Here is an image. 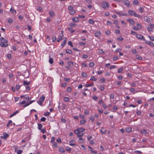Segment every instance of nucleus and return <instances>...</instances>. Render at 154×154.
Instances as JSON below:
<instances>
[{"label": "nucleus", "instance_id": "obj_49", "mask_svg": "<svg viewBox=\"0 0 154 154\" xmlns=\"http://www.w3.org/2000/svg\"><path fill=\"white\" fill-rule=\"evenodd\" d=\"M68 44L71 47H72L73 46L72 42L71 41H68Z\"/></svg>", "mask_w": 154, "mask_h": 154}, {"label": "nucleus", "instance_id": "obj_36", "mask_svg": "<svg viewBox=\"0 0 154 154\" xmlns=\"http://www.w3.org/2000/svg\"><path fill=\"white\" fill-rule=\"evenodd\" d=\"M68 30H69V31H70V32L71 33H73L75 31V30H73V29L72 28H69L68 29Z\"/></svg>", "mask_w": 154, "mask_h": 154}, {"label": "nucleus", "instance_id": "obj_39", "mask_svg": "<svg viewBox=\"0 0 154 154\" xmlns=\"http://www.w3.org/2000/svg\"><path fill=\"white\" fill-rule=\"evenodd\" d=\"M147 30L149 32H152L153 31V30H152V28L151 27H148L147 28Z\"/></svg>", "mask_w": 154, "mask_h": 154}, {"label": "nucleus", "instance_id": "obj_47", "mask_svg": "<svg viewBox=\"0 0 154 154\" xmlns=\"http://www.w3.org/2000/svg\"><path fill=\"white\" fill-rule=\"evenodd\" d=\"M82 76L84 77H86L87 76V74L85 72H83L82 73Z\"/></svg>", "mask_w": 154, "mask_h": 154}, {"label": "nucleus", "instance_id": "obj_22", "mask_svg": "<svg viewBox=\"0 0 154 154\" xmlns=\"http://www.w3.org/2000/svg\"><path fill=\"white\" fill-rule=\"evenodd\" d=\"M78 142L80 143H83L84 142L83 139L82 138H79L78 140Z\"/></svg>", "mask_w": 154, "mask_h": 154}, {"label": "nucleus", "instance_id": "obj_3", "mask_svg": "<svg viewBox=\"0 0 154 154\" xmlns=\"http://www.w3.org/2000/svg\"><path fill=\"white\" fill-rule=\"evenodd\" d=\"M102 7L104 9L106 8L107 7H109V5L108 2L106 1H103L102 3Z\"/></svg>", "mask_w": 154, "mask_h": 154}, {"label": "nucleus", "instance_id": "obj_44", "mask_svg": "<svg viewBox=\"0 0 154 154\" xmlns=\"http://www.w3.org/2000/svg\"><path fill=\"white\" fill-rule=\"evenodd\" d=\"M51 143H52V145L54 147H57V144L55 142H53Z\"/></svg>", "mask_w": 154, "mask_h": 154}, {"label": "nucleus", "instance_id": "obj_19", "mask_svg": "<svg viewBox=\"0 0 154 154\" xmlns=\"http://www.w3.org/2000/svg\"><path fill=\"white\" fill-rule=\"evenodd\" d=\"M66 52L69 54H71L72 53V51L71 50L68 49L66 50Z\"/></svg>", "mask_w": 154, "mask_h": 154}, {"label": "nucleus", "instance_id": "obj_58", "mask_svg": "<svg viewBox=\"0 0 154 154\" xmlns=\"http://www.w3.org/2000/svg\"><path fill=\"white\" fill-rule=\"evenodd\" d=\"M68 9L70 11L72 10L73 8L72 6L70 5L68 6Z\"/></svg>", "mask_w": 154, "mask_h": 154}, {"label": "nucleus", "instance_id": "obj_8", "mask_svg": "<svg viewBox=\"0 0 154 154\" xmlns=\"http://www.w3.org/2000/svg\"><path fill=\"white\" fill-rule=\"evenodd\" d=\"M3 136H1V138L2 139H6L9 136V135L8 134L6 133V132H4L3 133Z\"/></svg>", "mask_w": 154, "mask_h": 154}, {"label": "nucleus", "instance_id": "obj_18", "mask_svg": "<svg viewBox=\"0 0 154 154\" xmlns=\"http://www.w3.org/2000/svg\"><path fill=\"white\" fill-rule=\"evenodd\" d=\"M59 151L60 152L64 153L65 152L64 149L62 147H60L59 148Z\"/></svg>", "mask_w": 154, "mask_h": 154}, {"label": "nucleus", "instance_id": "obj_52", "mask_svg": "<svg viewBox=\"0 0 154 154\" xmlns=\"http://www.w3.org/2000/svg\"><path fill=\"white\" fill-rule=\"evenodd\" d=\"M141 132L143 134H146V131L145 129H143L141 131Z\"/></svg>", "mask_w": 154, "mask_h": 154}, {"label": "nucleus", "instance_id": "obj_26", "mask_svg": "<svg viewBox=\"0 0 154 154\" xmlns=\"http://www.w3.org/2000/svg\"><path fill=\"white\" fill-rule=\"evenodd\" d=\"M125 130L127 132H130L131 131L132 129L130 128H126Z\"/></svg>", "mask_w": 154, "mask_h": 154}, {"label": "nucleus", "instance_id": "obj_37", "mask_svg": "<svg viewBox=\"0 0 154 154\" xmlns=\"http://www.w3.org/2000/svg\"><path fill=\"white\" fill-rule=\"evenodd\" d=\"M41 130V132L43 133H46V130L45 128H44L42 129H41V130Z\"/></svg>", "mask_w": 154, "mask_h": 154}, {"label": "nucleus", "instance_id": "obj_15", "mask_svg": "<svg viewBox=\"0 0 154 154\" xmlns=\"http://www.w3.org/2000/svg\"><path fill=\"white\" fill-rule=\"evenodd\" d=\"M72 21L74 23H76L78 22L79 20L78 18L76 17L72 18Z\"/></svg>", "mask_w": 154, "mask_h": 154}, {"label": "nucleus", "instance_id": "obj_31", "mask_svg": "<svg viewBox=\"0 0 154 154\" xmlns=\"http://www.w3.org/2000/svg\"><path fill=\"white\" fill-rule=\"evenodd\" d=\"M89 111L87 109H85L84 110V114L86 115H88L89 114Z\"/></svg>", "mask_w": 154, "mask_h": 154}, {"label": "nucleus", "instance_id": "obj_53", "mask_svg": "<svg viewBox=\"0 0 154 154\" xmlns=\"http://www.w3.org/2000/svg\"><path fill=\"white\" fill-rule=\"evenodd\" d=\"M94 65V63L92 62H90L89 64V66L91 67L93 66Z\"/></svg>", "mask_w": 154, "mask_h": 154}, {"label": "nucleus", "instance_id": "obj_51", "mask_svg": "<svg viewBox=\"0 0 154 154\" xmlns=\"http://www.w3.org/2000/svg\"><path fill=\"white\" fill-rule=\"evenodd\" d=\"M134 152L135 153H136L137 154H142V152L141 151H138V150H136L134 151Z\"/></svg>", "mask_w": 154, "mask_h": 154}, {"label": "nucleus", "instance_id": "obj_23", "mask_svg": "<svg viewBox=\"0 0 154 154\" xmlns=\"http://www.w3.org/2000/svg\"><path fill=\"white\" fill-rule=\"evenodd\" d=\"M115 12L116 14H118L119 16H123V15H122L123 13L122 11H119V12L115 11Z\"/></svg>", "mask_w": 154, "mask_h": 154}, {"label": "nucleus", "instance_id": "obj_11", "mask_svg": "<svg viewBox=\"0 0 154 154\" xmlns=\"http://www.w3.org/2000/svg\"><path fill=\"white\" fill-rule=\"evenodd\" d=\"M65 39L61 44V46H62V48L66 44V43L67 38H65Z\"/></svg>", "mask_w": 154, "mask_h": 154}, {"label": "nucleus", "instance_id": "obj_60", "mask_svg": "<svg viewBox=\"0 0 154 154\" xmlns=\"http://www.w3.org/2000/svg\"><path fill=\"white\" fill-rule=\"evenodd\" d=\"M20 86L18 85H16V88L17 91H18L19 90V89L20 88Z\"/></svg>", "mask_w": 154, "mask_h": 154}, {"label": "nucleus", "instance_id": "obj_17", "mask_svg": "<svg viewBox=\"0 0 154 154\" xmlns=\"http://www.w3.org/2000/svg\"><path fill=\"white\" fill-rule=\"evenodd\" d=\"M88 148H90V151L92 153L97 154V151H93V149L90 146H88Z\"/></svg>", "mask_w": 154, "mask_h": 154}, {"label": "nucleus", "instance_id": "obj_63", "mask_svg": "<svg viewBox=\"0 0 154 154\" xmlns=\"http://www.w3.org/2000/svg\"><path fill=\"white\" fill-rule=\"evenodd\" d=\"M46 118L44 117H42V118L40 120L42 122H45L46 120Z\"/></svg>", "mask_w": 154, "mask_h": 154}, {"label": "nucleus", "instance_id": "obj_21", "mask_svg": "<svg viewBox=\"0 0 154 154\" xmlns=\"http://www.w3.org/2000/svg\"><path fill=\"white\" fill-rule=\"evenodd\" d=\"M49 63L51 64H53L54 63V60H53V59L50 57V56H49Z\"/></svg>", "mask_w": 154, "mask_h": 154}, {"label": "nucleus", "instance_id": "obj_43", "mask_svg": "<svg viewBox=\"0 0 154 154\" xmlns=\"http://www.w3.org/2000/svg\"><path fill=\"white\" fill-rule=\"evenodd\" d=\"M132 52L134 54H137V52L136 50L135 49H133L132 50Z\"/></svg>", "mask_w": 154, "mask_h": 154}, {"label": "nucleus", "instance_id": "obj_61", "mask_svg": "<svg viewBox=\"0 0 154 154\" xmlns=\"http://www.w3.org/2000/svg\"><path fill=\"white\" fill-rule=\"evenodd\" d=\"M76 24L74 23H70L69 24V26L71 27H73L75 26Z\"/></svg>", "mask_w": 154, "mask_h": 154}, {"label": "nucleus", "instance_id": "obj_59", "mask_svg": "<svg viewBox=\"0 0 154 154\" xmlns=\"http://www.w3.org/2000/svg\"><path fill=\"white\" fill-rule=\"evenodd\" d=\"M90 119L92 122H93L94 120V117L92 116H91L90 117Z\"/></svg>", "mask_w": 154, "mask_h": 154}, {"label": "nucleus", "instance_id": "obj_10", "mask_svg": "<svg viewBox=\"0 0 154 154\" xmlns=\"http://www.w3.org/2000/svg\"><path fill=\"white\" fill-rule=\"evenodd\" d=\"M30 81H27L26 80H24L23 81V85L25 86L26 85H29L30 84Z\"/></svg>", "mask_w": 154, "mask_h": 154}, {"label": "nucleus", "instance_id": "obj_27", "mask_svg": "<svg viewBox=\"0 0 154 154\" xmlns=\"http://www.w3.org/2000/svg\"><path fill=\"white\" fill-rule=\"evenodd\" d=\"M7 22L8 23H12L13 22V20L12 19V18H8V20H7Z\"/></svg>", "mask_w": 154, "mask_h": 154}, {"label": "nucleus", "instance_id": "obj_32", "mask_svg": "<svg viewBox=\"0 0 154 154\" xmlns=\"http://www.w3.org/2000/svg\"><path fill=\"white\" fill-rule=\"evenodd\" d=\"M49 14L52 17L54 16V13L53 11H50L49 12Z\"/></svg>", "mask_w": 154, "mask_h": 154}, {"label": "nucleus", "instance_id": "obj_4", "mask_svg": "<svg viewBox=\"0 0 154 154\" xmlns=\"http://www.w3.org/2000/svg\"><path fill=\"white\" fill-rule=\"evenodd\" d=\"M137 38L139 39H142L143 41H146V39L143 37V36L140 34H137L136 35Z\"/></svg>", "mask_w": 154, "mask_h": 154}, {"label": "nucleus", "instance_id": "obj_54", "mask_svg": "<svg viewBox=\"0 0 154 154\" xmlns=\"http://www.w3.org/2000/svg\"><path fill=\"white\" fill-rule=\"evenodd\" d=\"M99 53L102 54L104 53V52L103 51L102 49H100L99 50Z\"/></svg>", "mask_w": 154, "mask_h": 154}, {"label": "nucleus", "instance_id": "obj_28", "mask_svg": "<svg viewBox=\"0 0 154 154\" xmlns=\"http://www.w3.org/2000/svg\"><path fill=\"white\" fill-rule=\"evenodd\" d=\"M10 11L12 13H13V14L16 13V11L14 10V8H12V7L11 8Z\"/></svg>", "mask_w": 154, "mask_h": 154}, {"label": "nucleus", "instance_id": "obj_55", "mask_svg": "<svg viewBox=\"0 0 154 154\" xmlns=\"http://www.w3.org/2000/svg\"><path fill=\"white\" fill-rule=\"evenodd\" d=\"M62 109H65L66 108V104L65 103H62Z\"/></svg>", "mask_w": 154, "mask_h": 154}, {"label": "nucleus", "instance_id": "obj_34", "mask_svg": "<svg viewBox=\"0 0 154 154\" xmlns=\"http://www.w3.org/2000/svg\"><path fill=\"white\" fill-rule=\"evenodd\" d=\"M75 13V11L73 9L70 11L69 13L71 15Z\"/></svg>", "mask_w": 154, "mask_h": 154}, {"label": "nucleus", "instance_id": "obj_38", "mask_svg": "<svg viewBox=\"0 0 154 154\" xmlns=\"http://www.w3.org/2000/svg\"><path fill=\"white\" fill-rule=\"evenodd\" d=\"M86 122V120L84 119L81 120L80 122V124L82 125L84 124Z\"/></svg>", "mask_w": 154, "mask_h": 154}, {"label": "nucleus", "instance_id": "obj_64", "mask_svg": "<svg viewBox=\"0 0 154 154\" xmlns=\"http://www.w3.org/2000/svg\"><path fill=\"white\" fill-rule=\"evenodd\" d=\"M7 57L8 58V59H11V54H7Z\"/></svg>", "mask_w": 154, "mask_h": 154}, {"label": "nucleus", "instance_id": "obj_41", "mask_svg": "<svg viewBox=\"0 0 154 154\" xmlns=\"http://www.w3.org/2000/svg\"><path fill=\"white\" fill-rule=\"evenodd\" d=\"M137 26L138 28L139 29L141 28L142 27L141 24L140 23L137 24Z\"/></svg>", "mask_w": 154, "mask_h": 154}, {"label": "nucleus", "instance_id": "obj_20", "mask_svg": "<svg viewBox=\"0 0 154 154\" xmlns=\"http://www.w3.org/2000/svg\"><path fill=\"white\" fill-rule=\"evenodd\" d=\"M90 80L94 81H96L97 80V79L95 78L94 76H92L90 78Z\"/></svg>", "mask_w": 154, "mask_h": 154}, {"label": "nucleus", "instance_id": "obj_45", "mask_svg": "<svg viewBox=\"0 0 154 154\" xmlns=\"http://www.w3.org/2000/svg\"><path fill=\"white\" fill-rule=\"evenodd\" d=\"M89 23L91 24H93L94 23V21L91 19H90L89 20Z\"/></svg>", "mask_w": 154, "mask_h": 154}, {"label": "nucleus", "instance_id": "obj_50", "mask_svg": "<svg viewBox=\"0 0 154 154\" xmlns=\"http://www.w3.org/2000/svg\"><path fill=\"white\" fill-rule=\"evenodd\" d=\"M71 149H72L69 146L67 147L66 148V150L67 151L70 152L71 151Z\"/></svg>", "mask_w": 154, "mask_h": 154}, {"label": "nucleus", "instance_id": "obj_57", "mask_svg": "<svg viewBox=\"0 0 154 154\" xmlns=\"http://www.w3.org/2000/svg\"><path fill=\"white\" fill-rule=\"evenodd\" d=\"M122 70H123V67H121L120 68H119L118 69V73H121L122 72Z\"/></svg>", "mask_w": 154, "mask_h": 154}, {"label": "nucleus", "instance_id": "obj_46", "mask_svg": "<svg viewBox=\"0 0 154 154\" xmlns=\"http://www.w3.org/2000/svg\"><path fill=\"white\" fill-rule=\"evenodd\" d=\"M64 100L66 102L69 101V98L67 97H65L64 98Z\"/></svg>", "mask_w": 154, "mask_h": 154}, {"label": "nucleus", "instance_id": "obj_16", "mask_svg": "<svg viewBox=\"0 0 154 154\" xmlns=\"http://www.w3.org/2000/svg\"><path fill=\"white\" fill-rule=\"evenodd\" d=\"M80 133H82L85 131V129L82 128H79L77 129Z\"/></svg>", "mask_w": 154, "mask_h": 154}, {"label": "nucleus", "instance_id": "obj_62", "mask_svg": "<svg viewBox=\"0 0 154 154\" xmlns=\"http://www.w3.org/2000/svg\"><path fill=\"white\" fill-rule=\"evenodd\" d=\"M100 90L101 91H103L105 89L104 87L102 85L100 86Z\"/></svg>", "mask_w": 154, "mask_h": 154}, {"label": "nucleus", "instance_id": "obj_42", "mask_svg": "<svg viewBox=\"0 0 154 154\" xmlns=\"http://www.w3.org/2000/svg\"><path fill=\"white\" fill-rule=\"evenodd\" d=\"M12 123V121H11V120H10L9 121L7 125V127H9L10 126V125Z\"/></svg>", "mask_w": 154, "mask_h": 154}, {"label": "nucleus", "instance_id": "obj_40", "mask_svg": "<svg viewBox=\"0 0 154 154\" xmlns=\"http://www.w3.org/2000/svg\"><path fill=\"white\" fill-rule=\"evenodd\" d=\"M148 37L149 38V39L152 41H154V37L152 36H149L148 35Z\"/></svg>", "mask_w": 154, "mask_h": 154}, {"label": "nucleus", "instance_id": "obj_12", "mask_svg": "<svg viewBox=\"0 0 154 154\" xmlns=\"http://www.w3.org/2000/svg\"><path fill=\"white\" fill-rule=\"evenodd\" d=\"M63 37V33H61L59 35V36L57 38V42H59L62 39V37Z\"/></svg>", "mask_w": 154, "mask_h": 154}, {"label": "nucleus", "instance_id": "obj_9", "mask_svg": "<svg viewBox=\"0 0 154 154\" xmlns=\"http://www.w3.org/2000/svg\"><path fill=\"white\" fill-rule=\"evenodd\" d=\"M101 33L100 31H98L94 33V35L95 37L98 38L101 35Z\"/></svg>", "mask_w": 154, "mask_h": 154}, {"label": "nucleus", "instance_id": "obj_7", "mask_svg": "<svg viewBox=\"0 0 154 154\" xmlns=\"http://www.w3.org/2000/svg\"><path fill=\"white\" fill-rule=\"evenodd\" d=\"M122 2L125 5L128 6L130 5V2L127 0H122Z\"/></svg>", "mask_w": 154, "mask_h": 154}, {"label": "nucleus", "instance_id": "obj_25", "mask_svg": "<svg viewBox=\"0 0 154 154\" xmlns=\"http://www.w3.org/2000/svg\"><path fill=\"white\" fill-rule=\"evenodd\" d=\"M68 64L69 66L71 67L73 66V62L72 61H68Z\"/></svg>", "mask_w": 154, "mask_h": 154}, {"label": "nucleus", "instance_id": "obj_24", "mask_svg": "<svg viewBox=\"0 0 154 154\" xmlns=\"http://www.w3.org/2000/svg\"><path fill=\"white\" fill-rule=\"evenodd\" d=\"M38 128L39 130H41V129L42 127V124L41 123H38Z\"/></svg>", "mask_w": 154, "mask_h": 154}, {"label": "nucleus", "instance_id": "obj_14", "mask_svg": "<svg viewBox=\"0 0 154 154\" xmlns=\"http://www.w3.org/2000/svg\"><path fill=\"white\" fill-rule=\"evenodd\" d=\"M128 13L131 16H133L134 13V12L132 10H129L128 11Z\"/></svg>", "mask_w": 154, "mask_h": 154}, {"label": "nucleus", "instance_id": "obj_29", "mask_svg": "<svg viewBox=\"0 0 154 154\" xmlns=\"http://www.w3.org/2000/svg\"><path fill=\"white\" fill-rule=\"evenodd\" d=\"M136 58L139 60H142V58L141 57L138 55H136Z\"/></svg>", "mask_w": 154, "mask_h": 154}, {"label": "nucleus", "instance_id": "obj_35", "mask_svg": "<svg viewBox=\"0 0 154 154\" xmlns=\"http://www.w3.org/2000/svg\"><path fill=\"white\" fill-rule=\"evenodd\" d=\"M139 3V2L137 0H134L133 1V4L134 5H137Z\"/></svg>", "mask_w": 154, "mask_h": 154}, {"label": "nucleus", "instance_id": "obj_30", "mask_svg": "<svg viewBox=\"0 0 154 154\" xmlns=\"http://www.w3.org/2000/svg\"><path fill=\"white\" fill-rule=\"evenodd\" d=\"M133 16H134L135 17H137L138 18H140V16L139 14H138L135 12H134Z\"/></svg>", "mask_w": 154, "mask_h": 154}, {"label": "nucleus", "instance_id": "obj_2", "mask_svg": "<svg viewBox=\"0 0 154 154\" xmlns=\"http://www.w3.org/2000/svg\"><path fill=\"white\" fill-rule=\"evenodd\" d=\"M45 97V96L43 95L41 97L39 100H37V102L40 105H42V103L44 101Z\"/></svg>", "mask_w": 154, "mask_h": 154}, {"label": "nucleus", "instance_id": "obj_6", "mask_svg": "<svg viewBox=\"0 0 154 154\" xmlns=\"http://www.w3.org/2000/svg\"><path fill=\"white\" fill-rule=\"evenodd\" d=\"M144 41L146 44H148L149 46L152 47H154V44L152 42H151L150 41H146H146Z\"/></svg>", "mask_w": 154, "mask_h": 154}, {"label": "nucleus", "instance_id": "obj_1", "mask_svg": "<svg viewBox=\"0 0 154 154\" xmlns=\"http://www.w3.org/2000/svg\"><path fill=\"white\" fill-rule=\"evenodd\" d=\"M7 40L5 39L3 37H2L1 38V42L0 45L1 47H6L8 45V44H7Z\"/></svg>", "mask_w": 154, "mask_h": 154}, {"label": "nucleus", "instance_id": "obj_48", "mask_svg": "<svg viewBox=\"0 0 154 154\" xmlns=\"http://www.w3.org/2000/svg\"><path fill=\"white\" fill-rule=\"evenodd\" d=\"M52 39L53 42H55L57 39L56 37L55 36H53L52 38Z\"/></svg>", "mask_w": 154, "mask_h": 154}, {"label": "nucleus", "instance_id": "obj_33", "mask_svg": "<svg viewBox=\"0 0 154 154\" xmlns=\"http://www.w3.org/2000/svg\"><path fill=\"white\" fill-rule=\"evenodd\" d=\"M117 39L119 41H121L123 40V38L122 37L120 36L117 37Z\"/></svg>", "mask_w": 154, "mask_h": 154}, {"label": "nucleus", "instance_id": "obj_5", "mask_svg": "<svg viewBox=\"0 0 154 154\" xmlns=\"http://www.w3.org/2000/svg\"><path fill=\"white\" fill-rule=\"evenodd\" d=\"M74 132L77 135L78 137H82L83 134L82 133V134H81V133H80L77 129L74 130Z\"/></svg>", "mask_w": 154, "mask_h": 154}, {"label": "nucleus", "instance_id": "obj_56", "mask_svg": "<svg viewBox=\"0 0 154 154\" xmlns=\"http://www.w3.org/2000/svg\"><path fill=\"white\" fill-rule=\"evenodd\" d=\"M22 152V150H18L17 152V154H21Z\"/></svg>", "mask_w": 154, "mask_h": 154}, {"label": "nucleus", "instance_id": "obj_13", "mask_svg": "<svg viewBox=\"0 0 154 154\" xmlns=\"http://www.w3.org/2000/svg\"><path fill=\"white\" fill-rule=\"evenodd\" d=\"M131 24L134 25V20L132 19H128L127 20Z\"/></svg>", "mask_w": 154, "mask_h": 154}]
</instances>
